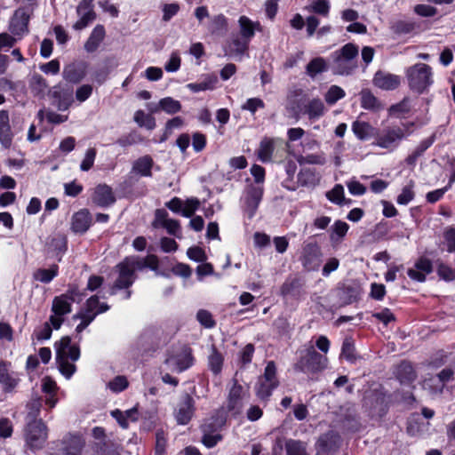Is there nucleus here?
<instances>
[{
	"mask_svg": "<svg viewBox=\"0 0 455 455\" xmlns=\"http://www.w3.org/2000/svg\"><path fill=\"white\" fill-rule=\"evenodd\" d=\"M216 77H206L204 81L198 83H190L187 87L193 92H199L206 90H212L214 88Z\"/></svg>",
	"mask_w": 455,
	"mask_h": 455,
	"instance_id": "43",
	"label": "nucleus"
},
{
	"mask_svg": "<svg viewBox=\"0 0 455 455\" xmlns=\"http://www.w3.org/2000/svg\"><path fill=\"white\" fill-rule=\"evenodd\" d=\"M357 55L358 48L353 44H347L334 52L331 56L333 72L338 75L350 74L356 68Z\"/></svg>",
	"mask_w": 455,
	"mask_h": 455,
	"instance_id": "2",
	"label": "nucleus"
},
{
	"mask_svg": "<svg viewBox=\"0 0 455 455\" xmlns=\"http://www.w3.org/2000/svg\"><path fill=\"white\" fill-rule=\"evenodd\" d=\"M348 228L349 227L346 222L340 220L336 221L331 228L332 233L331 235V238L332 240L335 239V236H337L338 238H342L343 236L346 235Z\"/></svg>",
	"mask_w": 455,
	"mask_h": 455,
	"instance_id": "58",
	"label": "nucleus"
},
{
	"mask_svg": "<svg viewBox=\"0 0 455 455\" xmlns=\"http://www.w3.org/2000/svg\"><path fill=\"white\" fill-rule=\"evenodd\" d=\"M188 257L196 262H203L206 259L204 251L197 246L190 247L187 251Z\"/></svg>",
	"mask_w": 455,
	"mask_h": 455,
	"instance_id": "61",
	"label": "nucleus"
},
{
	"mask_svg": "<svg viewBox=\"0 0 455 455\" xmlns=\"http://www.w3.org/2000/svg\"><path fill=\"white\" fill-rule=\"evenodd\" d=\"M153 166V161L149 156H143L139 158L132 166V171L140 176L149 177L151 176V169Z\"/></svg>",
	"mask_w": 455,
	"mask_h": 455,
	"instance_id": "36",
	"label": "nucleus"
},
{
	"mask_svg": "<svg viewBox=\"0 0 455 455\" xmlns=\"http://www.w3.org/2000/svg\"><path fill=\"white\" fill-rule=\"evenodd\" d=\"M180 10V6L178 4H167L163 7V20L164 21L170 20L173 16H175Z\"/></svg>",
	"mask_w": 455,
	"mask_h": 455,
	"instance_id": "63",
	"label": "nucleus"
},
{
	"mask_svg": "<svg viewBox=\"0 0 455 455\" xmlns=\"http://www.w3.org/2000/svg\"><path fill=\"white\" fill-rule=\"evenodd\" d=\"M96 150L94 148H89L85 152V156L80 164V169L84 172L89 171L95 161Z\"/></svg>",
	"mask_w": 455,
	"mask_h": 455,
	"instance_id": "56",
	"label": "nucleus"
},
{
	"mask_svg": "<svg viewBox=\"0 0 455 455\" xmlns=\"http://www.w3.org/2000/svg\"><path fill=\"white\" fill-rule=\"evenodd\" d=\"M414 182L410 180L407 185H405L401 194L397 196L396 202L401 205H407L414 198Z\"/></svg>",
	"mask_w": 455,
	"mask_h": 455,
	"instance_id": "44",
	"label": "nucleus"
},
{
	"mask_svg": "<svg viewBox=\"0 0 455 455\" xmlns=\"http://www.w3.org/2000/svg\"><path fill=\"white\" fill-rule=\"evenodd\" d=\"M200 202L197 198L192 197L183 202L181 215L186 218H190L199 208Z\"/></svg>",
	"mask_w": 455,
	"mask_h": 455,
	"instance_id": "50",
	"label": "nucleus"
},
{
	"mask_svg": "<svg viewBox=\"0 0 455 455\" xmlns=\"http://www.w3.org/2000/svg\"><path fill=\"white\" fill-rule=\"evenodd\" d=\"M12 141V133L10 126L9 114L0 110V143L4 148H9Z\"/></svg>",
	"mask_w": 455,
	"mask_h": 455,
	"instance_id": "27",
	"label": "nucleus"
},
{
	"mask_svg": "<svg viewBox=\"0 0 455 455\" xmlns=\"http://www.w3.org/2000/svg\"><path fill=\"white\" fill-rule=\"evenodd\" d=\"M85 440L79 435H68L63 439L64 455H83Z\"/></svg>",
	"mask_w": 455,
	"mask_h": 455,
	"instance_id": "19",
	"label": "nucleus"
},
{
	"mask_svg": "<svg viewBox=\"0 0 455 455\" xmlns=\"http://www.w3.org/2000/svg\"><path fill=\"white\" fill-rule=\"evenodd\" d=\"M52 95L57 99V108L59 110H67L73 102V94L71 90L60 92V87H54Z\"/></svg>",
	"mask_w": 455,
	"mask_h": 455,
	"instance_id": "34",
	"label": "nucleus"
},
{
	"mask_svg": "<svg viewBox=\"0 0 455 455\" xmlns=\"http://www.w3.org/2000/svg\"><path fill=\"white\" fill-rule=\"evenodd\" d=\"M410 134L411 132L406 125L387 127L381 132H377L375 145L392 151Z\"/></svg>",
	"mask_w": 455,
	"mask_h": 455,
	"instance_id": "3",
	"label": "nucleus"
},
{
	"mask_svg": "<svg viewBox=\"0 0 455 455\" xmlns=\"http://www.w3.org/2000/svg\"><path fill=\"white\" fill-rule=\"evenodd\" d=\"M411 101L409 99H404L399 104L392 106L390 108L391 114L397 117H403L411 109Z\"/></svg>",
	"mask_w": 455,
	"mask_h": 455,
	"instance_id": "54",
	"label": "nucleus"
},
{
	"mask_svg": "<svg viewBox=\"0 0 455 455\" xmlns=\"http://www.w3.org/2000/svg\"><path fill=\"white\" fill-rule=\"evenodd\" d=\"M453 371L451 369H444L439 374L426 379L423 381V388L434 394L443 391L446 382L451 379Z\"/></svg>",
	"mask_w": 455,
	"mask_h": 455,
	"instance_id": "15",
	"label": "nucleus"
},
{
	"mask_svg": "<svg viewBox=\"0 0 455 455\" xmlns=\"http://www.w3.org/2000/svg\"><path fill=\"white\" fill-rule=\"evenodd\" d=\"M86 71L85 62L71 63L64 68L62 75L68 82L77 84L86 76Z\"/></svg>",
	"mask_w": 455,
	"mask_h": 455,
	"instance_id": "21",
	"label": "nucleus"
},
{
	"mask_svg": "<svg viewBox=\"0 0 455 455\" xmlns=\"http://www.w3.org/2000/svg\"><path fill=\"white\" fill-rule=\"evenodd\" d=\"M134 121L140 125L152 130L156 126V122L151 115L146 114L142 110H138L134 114Z\"/></svg>",
	"mask_w": 455,
	"mask_h": 455,
	"instance_id": "45",
	"label": "nucleus"
},
{
	"mask_svg": "<svg viewBox=\"0 0 455 455\" xmlns=\"http://www.w3.org/2000/svg\"><path fill=\"white\" fill-rule=\"evenodd\" d=\"M249 42L242 37L234 39L229 45V53L235 59L241 60L248 49Z\"/></svg>",
	"mask_w": 455,
	"mask_h": 455,
	"instance_id": "35",
	"label": "nucleus"
},
{
	"mask_svg": "<svg viewBox=\"0 0 455 455\" xmlns=\"http://www.w3.org/2000/svg\"><path fill=\"white\" fill-rule=\"evenodd\" d=\"M118 276L110 289L109 294L114 295L117 290L129 288L135 281V271L137 268L133 265L131 258H126L123 262L116 266Z\"/></svg>",
	"mask_w": 455,
	"mask_h": 455,
	"instance_id": "7",
	"label": "nucleus"
},
{
	"mask_svg": "<svg viewBox=\"0 0 455 455\" xmlns=\"http://www.w3.org/2000/svg\"><path fill=\"white\" fill-rule=\"evenodd\" d=\"M242 108L254 114L259 108H264V102L259 98H251Z\"/></svg>",
	"mask_w": 455,
	"mask_h": 455,
	"instance_id": "64",
	"label": "nucleus"
},
{
	"mask_svg": "<svg viewBox=\"0 0 455 455\" xmlns=\"http://www.w3.org/2000/svg\"><path fill=\"white\" fill-rule=\"evenodd\" d=\"M42 391L45 394V404L50 408H53L57 404L55 397L58 387L56 382L50 377H44L42 379Z\"/></svg>",
	"mask_w": 455,
	"mask_h": 455,
	"instance_id": "28",
	"label": "nucleus"
},
{
	"mask_svg": "<svg viewBox=\"0 0 455 455\" xmlns=\"http://www.w3.org/2000/svg\"><path fill=\"white\" fill-rule=\"evenodd\" d=\"M325 108L319 99L310 100L306 106V113L310 119H318L324 113Z\"/></svg>",
	"mask_w": 455,
	"mask_h": 455,
	"instance_id": "37",
	"label": "nucleus"
},
{
	"mask_svg": "<svg viewBox=\"0 0 455 455\" xmlns=\"http://www.w3.org/2000/svg\"><path fill=\"white\" fill-rule=\"evenodd\" d=\"M326 196L331 203L342 204L345 200L343 186L340 184L335 185L331 191L327 192Z\"/></svg>",
	"mask_w": 455,
	"mask_h": 455,
	"instance_id": "51",
	"label": "nucleus"
},
{
	"mask_svg": "<svg viewBox=\"0 0 455 455\" xmlns=\"http://www.w3.org/2000/svg\"><path fill=\"white\" fill-rule=\"evenodd\" d=\"M59 267L57 265H52L50 268H39L34 273V278L44 283H50L55 276H57Z\"/></svg>",
	"mask_w": 455,
	"mask_h": 455,
	"instance_id": "38",
	"label": "nucleus"
},
{
	"mask_svg": "<svg viewBox=\"0 0 455 455\" xmlns=\"http://www.w3.org/2000/svg\"><path fill=\"white\" fill-rule=\"evenodd\" d=\"M278 145H282L281 140L278 139L264 138L261 140L259 148L257 149L258 158L263 163L271 162L273 154Z\"/></svg>",
	"mask_w": 455,
	"mask_h": 455,
	"instance_id": "20",
	"label": "nucleus"
},
{
	"mask_svg": "<svg viewBox=\"0 0 455 455\" xmlns=\"http://www.w3.org/2000/svg\"><path fill=\"white\" fill-rule=\"evenodd\" d=\"M92 200L99 206L105 207L114 204L116 198L110 187L99 185L94 189Z\"/></svg>",
	"mask_w": 455,
	"mask_h": 455,
	"instance_id": "25",
	"label": "nucleus"
},
{
	"mask_svg": "<svg viewBox=\"0 0 455 455\" xmlns=\"http://www.w3.org/2000/svg\"><path fill=\"white\" fill-rule=\"evenodd\" d=\"M327 68L326 61L323 58L317 57L313 59L307 66V74L315 77L317 74L325 71Z\"/></svg>",
	"mask_w": 455,
	"mask_h": 455,
	"instance_id": "42",
	"label": "nucleus"
},
{
	"mask_svg": "<svg viewBox=\"0 0 455 455\" xmlns=\"http://www.w3.org/2000/svg\"><path fill=\"white\" fill-rule=\"evenodd\" d=\"M244 398L245 392L243 387L237 383H234L230 388L228 399V411L235 415L240 413Z\"/></svg>",
	"mask_w": 455,
	"mask_h": 455,
	"instance_id": "18",
	"label": "nucleus"
},
{
	"mask_svg": "<svg viewBox=\"0 0 455 455\" xmlns=\"http://www.w3.org/2000/svg\"><path fill=\"white\" fill-rule=\"evenodd\" d=\"M193 358L189 347L183 346L174 350L165 360L170 370L181 372L192 365Z\"/></svg>",
	"mask_w": 455,
	"mask_h": 455,
	"instance_id": "10",
	"label": "nucleus"
},
{
	"mask_svg": "<svg viewBox=\"0 0 455 455\" xmlns=\"http://www.w3.org/2000/svg\"><path fill=\"white\" fill-rule=\"evenodd\" d=\"M373 84L382 90H394L400 84V77L394 74L379 71L374 76Z\"/></svg>",
	"mask_w": 455,
	"mask_h": 455,
	"instance_id": "23",
	"label": "nucleus"
},
{
	"mask_svg": "<svg viewBox=\"0 0 455 455\" xmlns=\"http://www.w3.org/2000/svg\"><path fill=\"white\" fill-rule=\"evenodd\" d=\"M285 451L287 455H307L306 443L299 440H287Z\"/></svg>",
	"mask_w": 455,
	"mask_h": 455,
	"instance_id": "40",
	"label": "nucleus"
},
{
	"mask_svg": "<svg viewBox=\"0 0 455 455\" xmlns=\"http://www.w3.org/2000/svg\"><path fill=\"white\" fill-rule=\"evenodd\" d=\"M347 187L349 193L353 196H363L366 192V188L355 180L347 181Z\"/></svg>",
	"mask_w": 455,
	"mask_h": 455,
	"instance_id": "60",
	"label": "nucleus"
},
{
	"mask_svg": "<svg viewBox=\"0 0 455 455\" xmlns=\"http://www.w3.org/2000/svg\"><path fill=\"white\" fill-rule=\"evenodd\" d=\"M326 357L317 353L313 347L307 349L296 367L303 372H315L325 367Z\"/></svg>",
	"mask_w": 455,
	"mask_h": 455,
	"instance_id": "11",
	"label": "nucleus"
},
{
	"mask_svg": "<svg viewBox=\"0 0 455 455\" xmlns=\"http://www.w3.org/2000/svg\"><path fill=\"white\" fill-rule=\"evenodd\" d=\"M240 35L243 39L251 41L255 35V31H260L259 22H254L247 16H240L238 19Z\"/></svg>",
	"mask_w": 455,
	"mask_h": 455,
	"instance_id": "26",
	"label": "nucleus"
},
{
	"mask_svg": "<svg viewBox=\"0 0 455 455\" xmlns=\"http://www.w3.org/2000/svg\"><path fill=\"white\" fill-rule=\"evenodd\" d=\"M345 97V92L342 88L337 85H331L326 92L324 99L330 104H335L339 100Z\"/></svg>",
	"mask_w": 455,
	"mask_h": 455,
	"instance_id": "49",
	"label": "nucleus"
},
{
	"mask_svg": "<svg viewBox=\"0 0 455 455\" xmlns=\"http://www.w3.org/2000/svg\"><path fill=\"white\" fill-rule=\"evenodd\" d=\"M194 411L193 398L189 395L185 394L181 396L180 401L174 410L175 419L179 424L186 425L192 419Z\"/></svg>",
	"mask_w": 455,
	"mask_h": 455,
	"instance_id": "13",
	"label": "nucleus"
},
{
	"mask_svg": "<svg viewBox=\"0 0 455 455\" xmlns=\"http://www.w3.org/2000/svg\"><path fill=\"white\" fill-rule=\"evenodd\" d=\"M339 442V436L334 432H328L323 435L316 443L317 453L327 455L336 451Z\"/></svg>",
	"mask_w": 455,
	"mask_h": 455,
	"instance_id": "22",
	"label": "nucleus"
},
{
	"mask_svg": "<svg viewBox=\"0 0 455 455\" xmlns=\"http://www.w3.org/2000/svg\"><path fill=\"white\" fill-rule=\"evenodd\" d=\"M91 226V216L87 210H81L72 218V230L76 233H84Z\"/></svg>",
	"mask_w": 455,
	"mask_h": 455,
	"instance_id": "30",
	"label": "nucleus"
},
{
	"mask_svg": "<svg viewBox=\"0 0 455 455\" xmlns=\"http://www.w3.org/2000/svg\"><path fill=\"white\" fill-rule=\"evenodd\" d=\"M197 321L205 328L211 329L215 326V321L212 318V314L205 310L200 309L196 314Z\"/></svg>",
	"mask_w": 455,
	"mask_h": 455,
	"instance_id": "55",
	"label": "nucleus"
},
{
	"mask_svg": "<svg viewBox=\"0 0 455 455\" xmlns=\"http://www.w3.org/2000/svg\"><path fill=\"white\" fill-rule=\"evenodd\" d=\"M223 363V357L221 354L212 348V352L209 356V366L214 374L220 372Z\"/></svg>",
	"mask_w": 455,
	"mask_h": 455,
	"instance_id": "52",
	"label": "nucleus"
},
{
	"mask_svg": "<svg viewBox=\"0 0 455 455\" xmlns=\"http://www.w3.org/2000/svg\"><path fill=\"white\" fill-rule=\"evenodd\" d=\"M52 325L50 321L44 323V325L35 331V335L39 341L47 340L51 338L52 332Z\"/></svg>",
	"mask_w": 455,
	"mask_h": 455,
	"instance_id": "59",
	"label": "nucleus"
},
{
	"mask_svg": "<svg viewBox=\"0 0 455 455\" xmlns=\"http://www.w3.org/2000/svg\"><path fill=\"white\" fill-rule=\"evenodd\" d=\"M225 418L221 415L216 419L214 423L206 422L204 424L203 430L204 435L203 443L207 448L214 447L221 440L222 436L220 434H211V432L221 427L225 424Z\"/></svg>",
	"mask_w": 455,
	"mask_h": 455,
	"instance_id": "16",
	"label": "nucleus"
},
{
	"mask_svg": "<svg viewBox=\"0 0 455 455\" xmlns=\"http://www.w3.org/2000/svg\"><path fill=\"white\" fill-rule=\"evenodd\" d=\"M47 439V427L42 420H33L27 426L26 443L31 450L41 449Z\"/></svg>",
	"mask_w": 455,
	"mask_h": 455,
	"instance_id": "9",
	"label": "nucleus"
},
{
	"mask_svg": "<svg viewBox=\"0 0 455 455\" xmlns=\"http://www.w3.org/2000/svg\"><path fill=\"white\" fill-rule=\"evenodd\" d=\"M108 309L109 307L108 304L104 302L100 303L99 301V297L97 295H93L87 299L85 307L81 312L88 316L92 315L91 316L94 320L99 314L104 313Z\"/></svg>",
	"mask_w": 455,
	"mask_h": 455,
	"instance_id": "29",
	"label": "nucleus"
},
{
	"mask_svg": "<svg viewBox=\"0 0 455 455\" xmlns=\"http://www.w3.org/2000/svg\"><path fill=\"white\" fill-rule=\"evenodd\" d=\"M92 93V86L90 84H84L76 89V98L78 101L84 102L88 100Z\"/></svg>",
	"mask_w": 455,
	"mask_h": 455,
	"instance_id": "62",
	"label": "nucleus"
},
{
	"mask_svg": "<svg viewBox=\"0 0 455 455\" xmlns=\"http://www.w3.org/2000/svg\"><path fill=\"white\" fill-rule=\"evenodd\" d=\"M407 77L411 89L419 93L425 92L433 84L431 68L422 63L411 67L407 70Z\"/></svg>",
	"mask_w": 455,
	"mask_h": 455,
	"instance_id": "5",
	"label": "nucleus"
},
{
	"mask_svg": "<svg viewBox=\"0 0 455 455\" xmlns=\"http://www.w3.org/2000/svg\"><path fill=\"white\" fill-rule=\"evenodd\" d=\"M110 414L123 428H128L130 422H134L138 419V411L136 408L124 411L116 409L112 411Z\"/></svg>",
	"mask_w": 455,
	"mask_h": 455,
	"instance_id": "31",
	"label": "nucleus"
},
{
	"mask_svg": "<svg viewBox=\"0 0 455 455\" xmlns=\"http://www.w3.org/2000/svg\"><path fill=\"white\" fill-rule=\"evenodd\" d=\"M361 105L365 109H376L379 106L376 97L368 90L361 92Z\"/></svg>",
	"mask_w": 455,
	"mask_h": 455,
	"instance_id": "47",
	"label": "nucleus"
},
{
	"mask_svg": "<svg viewBox=\"0 0 455 455\" xmlns=\"http://www.w3.org/2000/svg\"><path fill=\"white\" fill-rule=\"evenodd\" d=\"M33 12L32 4L21 6L14 12L9 25V30L13 36L21 38L28 34V25Z\"/></svg>",
	"mask_w": 455,
	"mask_h": 455,
	"instance_id": "6",
	"label": "nucleus"
},
{
	"mask_svg": "<svg viewBox=\"0 0 455 455\" xmlns=\"http://www.w3.org/2000/svg\"><path fill=\"white\" fill-rule=\"evenodd\" d=\"M20 382L17 372L12 370L9 362L0 360V385L4 392H12Z\"/></svg>",
	"mask_w": 455,
	"mask_h": 455,
	"instance_id": "14",
	"label": "nucleus"
},
{
	"mask_svg": "<svg viewBox=\"0 0 455 455\" xmlns=\"http://www.w3.org/2000/svg\"><path fill=\"white\" fill-rule=\"evenodd\" d=\"M161 109L168 114H175L180 110V103L172 98H164L159 101Z\"/></svg>",
	"mask_w": 455,
	"mask_h": 455,
	"instance_id": "48",
	"label": "nucleus"
},
{
	"mask_svg": "<svg viewBox=\"0 0 455 455\" xmlns=\"http://www.w3.org/2000/svg\"><path fill=\"white\" fill-rule=\"evenodd\" d=\"M56 352V363L60 372L70 379L76 371L75 363L80 357V350L77 345L72 344L69 337H62L54 344Z\"/></svg>",
	"mask_w": 455,
	"mask_h": 455,
	"instance_id": "1",
	"label": "nucleus"
},
{
	"mask_svg": "<svg viewBox=\"0 0 455 455\" xmlns=\"http://www.w3.org/2000/svg\"><path fill=\"white\" fill-rule=\"evenodd\" d=\"M276 367L274 362H268L264 371V375L259 378L256 386V394L259 399L268 398L273 390L278 386L276 379Z\"/></svg>",
	"mask_w": 455,
	"mask_h": 455,
	"instance_id": "8",
	"label": "nucleus"
},
{
	"mask_svg": "<svg viewBox=\"0 0 455 455\" xmlns=\"http://www.w3.org/2000/svg\"><path fill=\"white\" fill-rule=\"evenodd\" d=\"M352 131L361 140H367L376 137L377 132L370 124L362 121H355L352 124Z\"/></svg>",
	"mask_w": 455,
	"mask_h": 455,
	"instance_id": "32",
	"label": "nucleus"
},
{
	"mask_svg": "<svg viewBox=\"0 0 455 455\" xmlns=\"http://www.w3.org/2000/svg\"><path fill=\"white\" fill-rule=\"evenodd\" d=\"M263 187L259 185L250 186L245 194V211L251 219L254 216L256 210L261 201Z\"/></svg>",
	"mask_w": 455,
	"mask_h": 455,
	"instance_id": "17",
	"label": "nucleus"
},
{
	"mask_svg": "<svg viewBox=\"0 0 455 455\" xmlns=\"http://www.w3.org/2000/svg\"><path fill=\"white\" fill-rule=\"evenodd\" d=\"M330 7V2L328 0H312L307 9L310 12L327 17Z\"/></svg>",
	"mask_w": 455,
	"mask_h": 455,
	"instance_id": "46",
	"label": "nucleus"
},
{
	"mask_svg": "<svg viewBox=\"0 0 455 455\" xmlns=\"http://www.w3.org/2000/svg\"><path fill=\"white\" fill-rule=\"evenodd\" d=\"M76 294V291L72 290L69 293L62 294L53 299L52 304V315L49 318L53 329H60L64 322V316L71 312V305L72 302L75 301Z\"/></svg>",
	"mask_w": 455,
	"mask_h": 455,
	"instance_id": "4",
	"label": "nucleus"
},
{
	"mask_svg": "<svg viewBox=\"0 0 455 455\" xmlns=\"http://www.w3.org/2000/svg\"><path fill=\"white\" fill-rule=\"evenodd\" d=\"M77 13L80 16V19L74 25V28L76 30L84 28L95 19V13L90 5V3L85 0L78 5Z\"/></svg>",
	"mask_w": 455,
	"mask_h": 455,
	"instance_id": "24",
	"label": "nucleus"
},
{
	"mask_svg": "<svg viewBox=\"0 0 455 455\" xmlns=\"http://www.w3.org/2000/svg\"><path fill=\"white\" fill-rule=\"evenodd\" d=\"M396 375L402 383L411 382L415 379L413 367L409 363H402L397 368Z\"/></svg>",
	"mask_w": 455,
	"mask_h": 455,
	"instance_id": "41",
	"label": "nucleus"
},
{
	"mask_svg": "<svg viewBox=\"0 0 455 455\" xmlns=\"http://www.w3.org/2000/svg\"><path fill=\"white\" fill-rule=\"evenodd\" d=\"M105 37V28L102 25H97L92 31L88 40L84 44V49L87 52H95Z\"/></svg>",
	"mask_w": 455,
	"mask_h": 455,
	"instance_id": "33",
	"label": "nucleus"
},
{
	"mask_svg": "<svg viewBox=\"0 0 455 455\" xmlns=\"http://www.w3.org/2000/svg\"><path fill=\"white\" fill-rule=\"evenodd\" d=\"M156 228H163L168 234L178 238L181 237V228L178 220L170 219L168 212L164 209H157L155 212V220L152 223Z\"/></svg>",
	"mask_w": 455,
	"mask_h": 455,
	"instance_id": "12",
	"label": "nucleus"
},
{
	"mask_svg": "<svg viewBox=\"0 0 455 455\" xmlns=\"http://www.w3.org/2000/svg\"><path fill=\"white\" fill-rule=\"evenodd\" d=\"M342 357H345L347 361H354V344L351 339L346 338L342 344L341 355Z\"/></svg>",
	"mask_w": 455,
	"mask_h": 455,
	"instance_id": "57",
	"label": "nucleus"
},
{
	"mask_svg": "<svg viewBox=\"0 0 455 455\" xmlns=\"http://www.w3.org/2000/svg\"><path fill=\"white\" fill-rule=\"evenodd\" d=\"M133 265L137 270L143 269L144 267H149L152 270H156L158 267V259L155 255H148L144 259H140L137 257H130Z\"/></svg>",
	"mask_w": 455,
	"mask_h": 455,
	"instance_id": "39",
	"label": "nucleus"
},
{
	"mask_svg": "<svg viewBox=\"0 0 455 455\" xmlns=\"http://www.w3.org/2000/svg\"><path fill=\"white\" fill-rule=\"evenodd\" d=\"M129 383L124 376H116L108 383V387L114 393H119L127 388Z\"/></svg>",
	"mask_w": 455,
	"mask_h": 455,
	"instance_id": "53",
	"label": "nucleus"
}]
</instances>
